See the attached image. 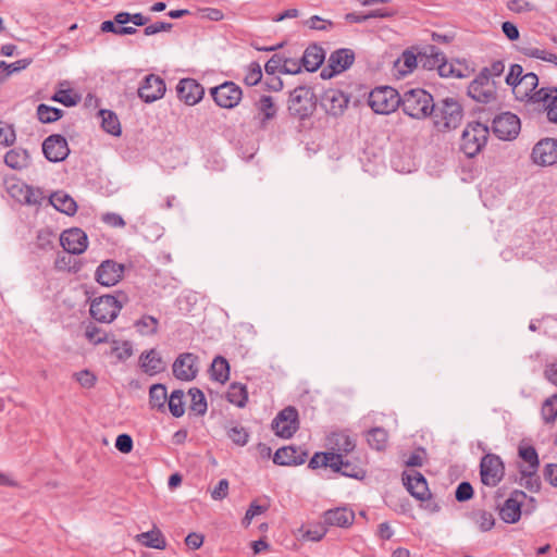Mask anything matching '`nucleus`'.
<instances>
[{"label":"nucleus","mask_w":557,"mask_h":557,"mask_svg":"<svg viewBox=\"0 0 557 557\" xmlns=\"http://www.w3.org/2000/svg\"><path fill=\"white\" fill-rule=\"evenodd\" d=\"M434 126L441 132L457 128L463 119V109L455 98H445L434 102L431 115Z\"/></svg>","instance_id":"nucleus-1"},{"label":"nucleus","mask_w":557,"mask_h":557,"mask_svg":"<svg viewBox=\"0 0 557 557\" xmlns=\"http://www.w3.org/2000/svg\"><path fill=\"white\" fill-rule=\"evenodd\" d=\"M400 99L403 111L412 119H425L434 109L432 95L421 88L406 90Z\"/></svg>","instance_id":"nucleus-2"},{"label":"nucleus","mask_w":557,"mask_h":557,"mask_svg":"<svg viewBox=\"0 0 557 557\" xmlns=\"http://www.w3.org/2000/svg\"><path fill=\"white\" fill-rule=\"evenodd\" d=\"M488 127L480 122L469 123L461 134L460 149L468 157H475L486 145Z\"/></svg>","instance_id":"nucleus-3"},{"label":"nucleus","mask_w":557,"mask_h":557,"mask_svg":"<svg viewBox=\"0 0 557 557\" xmlns=\"http://www.w3.org/2000/svg\"><path fill=\"white\" fill-rule=\"evenodd\" d=\"M398 91L389 86H382L373 89L368 98L370 108L379 114L394 112L400 106Z\"/></svg>","instance_id":"nucleus-4"},{"label":"nucleus","mask_w":557,"mask_h":557,"mask_svg":"<svg viewBox=\"0 0 557 557\" xmlns=\"http://www.w3.org/2000/svg\"><path fill=\"white\" fill-rule=\"evenodd\" d=\"M315 108V96L308 86H298L290 91L288 99V110L292 115L305 119L311 114Z\"/></svg>","instance_id":"nucleus-5"},{"label":"nucleus","mask_w":557,"mask_h":557,"mask_svg":"<svg viewBox=\"0 0 557 557\" xmlns=\"http://www.w3.org/2000/svg\"><path fill=\"white\" fill-rule=\"evenodd\" d=\"M122 309L121 302L111 295L98 297L91 301L90 314L98 322L110 323Z\"/></svg>","instance_id":"nucleus-6"},{"label":"nucleus","mask_w":557,"mask_h":557,"mask_svg":"<svg viewBox=\"0 0 557 557\" xmlns=\"http://www.w3.org/2000/svg\"><path fill=\"white\" fill-rule=\"evenodd\" d=\"M210 95L216 106L223 109H234L243 98L242 88L234 82H224L210 89Z\"/></svg>","instance_id":"nucleus-7"},{"label":"nucleus","mask_w":557,"mask_h":557,"mask_svg":"<svg viewBox=\"0 0 557 557\" xmlns=\"http://www.w3.org/2000/svg\"><path fill=\"white\" fill-rule=\"evenodd\" d=\"M485 74L486 71H481L469 84L468 95L476 102L490 103L496 99V86Z\"/></svg>","instance_id":"nucleus-8"},{"label":"nucleus","mask_w":557,"mask_h":557,"mask_svg":"<svg viewBox=\"0 0 557 557\" xmlns=\"http://www.w3.org/2000/svg\"><path fill=\"white\" fill-rule=\"evenodd\" d=\"M505 474L504 463L497 455H485L480 463L481 481L484 485L496 486Z\"/></svg>","instance_id":"nucleus-9"},{"label":"nucleus","mask_w":557,"mask_h":557,"mask_svg":"<svg viewBox=\"0 0 557 557\" xmlns=\"http://www.w3.org/2000/svg\"><path fill=\"white\" fill-rule=\"evenodd\" d=\"M298 428V411L292 406L280 411L272 421V429L275 434L283 438L292 437L297 432Z\"/></svg>","instance_id":"nucleus-10"},{"label":"nucleus","mask_w":557,"mask_h":557,"mask_svg":"<svg viewBox=\"0 0 557 557\" xmlns=\"http://www.w3.org/2000/svg\"><path fill=\"white\" fill-rule=\"evenodd\" d=\"M521 128L519 117L511 112L496 115L492 122L494 134L503 140H511L517 137Z\"/></svg>","instance_id":"nucleus-11"},{"label":"nucleus","mask_w":557,"mask_h":557,"mask_svg":"<svg viewBox=\"0 0 557 557\" xmlns=\"http://www.w3.org/2000/svg\"><path fill=\"white\" fill-rule=\"evenodd\" d=\"M124 272V264L119 263L115 260L108 259L98 265L95 272V278L100 285L111 287L116 285L123 278Z\"/></svg>","instance_id":"nucleus-12"},{"label":"nucleus","mask_w":557,"mask_h":557,"mask_svg":"<svg viewBox=\"0 0 557 557\" xmlns=\"http://www.w3.org/2000/svg\"><path fill=\"white\" fill-rule=\"evenodd\" d=\"M355 61V53L350 49L342 48L333 51L329 58V66L323 69L321 77L326 79L339 74L351 66Z\"/></svg>","instance_id":"nucleus-13"},{"label":"nucleus","mask_w":557,"mask_h":557,"mask_svg":"<svg viewBox=\"0 0 557 557\" xmlns=\"http://www.w3.org/2000/svg\"><path fill=\"white\" fill-rule=\"evenodd\" d=\"M531 159L541 166L555 164L557 162V139L546 137L537 141L532 149Z\"/></svg>","instance_id":"nucleus-14"},{"label":"nucleus","mask_w":557,"mask_h":557,"mask_svg":"<svg viewBox=\"0 0 557 557\" xmlns=\"http://www.w3.org/2000/svg\"><path fill=\"white\" fill-rule=\"evenodd\" d=\"M321 106L333 116H341L348 107L349 97L337 88H329L321 96Z\"/></svg>","instance_id":"nucleus-15"},{"label":"nucleus","mask_w":557,"mask_h":557,"mask_svg":"<svg viewBox=\"0 0 557 557\" xmlns=\"http://www.w3.org/2000/svg\"><path fill=\"white\" fill-rule=\"evenodd\" d=\"M60 245L69 253L81 255L88 247V237L86 233L78 227L69 228L61 233Z\"/></svg>","instance_id":"nucleus-16"},{"label":"nucleus","mask_w":557,"mask_h":557,"mask_svg":"<svg viewBox=\"0 0 557 557\" xmlns=\"http://www.w3.org/2000/svg\"><path fill=\"white\" fill-rule=\"evenodd\" d=\"M198 357L191 352L181 354L173 362V374L181 381H193L198 373Z\"/></svg>","instance_id":"nucleus-17"},{"label":"nucleus","mask_w":557,"mask_h":557,"mask_svg":"<svg viewBox=\"0 0 557 557\" xmlns=\"http://www.w3.org/2000/svg\"><path fill=\"white\" fill-rule=\"evenodd\" d=\"M42 152L50 162H61L69 156L70 149L62 135L53 134L44 140Z\"/></svg>","instance_id":"nucleus-18"},{"label":"nucleus","mask_w":557,"mask_h":557,"mask_svg":"<svg viewBox=\"0 0 557 557\" xmlns=\"http://www.w3.org/2000/svg\"><path fill=\"white\" fill-rule=\"evenodd\" d=\"M165 90L164 81L158 75L149 74L138 88V96L145 102L151 103L161 99Z\"/></svg>","instance_id":"nucleus-19"},{"label":"nucleus","mask_w":557,"mask_h":557,"mask_svg":"<svg viewBox=\"0 0 557 557\" xmlns=\"http://www.w3.org/2000/svg\"><path fill=\"white\" fill-rule=\"evenodd\" d=\"M180 100L187 106L197 104L205 95V88L194 78H183L176 86Z\"/></svg>","instance_id":"nucleus-20"},{"label":"nucleus","mask_w":557,"mask_h":557,"mask_svg":"<svg viewBox=\"0 0 557 557\" xmlns=\"http://www.w3.org/2000/svg\"><path fill=\"white\" fill-rule=\"evenodd\" d=\"M527 494L522 491H515L499 508V517L505 523H516L521 517L522 500Z\"/></svg>","instance_id":"nucleus-21"},{"label":"nucleus","mask_w":557,"mask_h":557,"mask_svg":"<svg viewBox=\"0 0 557 557\" xmlns=\"http://www.w3.org/2000/svg\"><path fill=\"white\" fill-rule=\"evenodd\" d=\"M403 480L408 492L417 499L425 500L430 497L426 480L420 472L404 473Z\"/></svg>","instance_id":"nucleus-22"},{"label":"nucleus","mask_w":557,"mask_h":557,"mask_svg":"<svg viewBox=\"0 0 557 557\" xmlns=\"http://www.w3.org/2000/svg\"><path fill=\"white\" fill-rule=\"evenodd\" d=\"M306 458V451L293 446H287L278 448L275 451L273 462L280 466H298L302 465Z\"/></svg>","instance_id":"nucleus-23"},{"label":"nucleus","mask_w":557,"mask_h":557,"mask_svg":"<svg viewBox=\"0 0 557 557\" xmlns=\"http://www.w3.org/2000/svg\"><path fill=\"white\" fill-rule=\"evenodd\" d=\"M539 85V77L536 74L530 72L520 77L515 84L512 92L517 100L530 101Z\"/></svg>","instance_id":"nucleus-24"},{"label":"nucleus","mask_w":557,"mask_h":557,"mask_svg":"<svg viewBox=\"0 0 557 557\" xmlns=\"http://www.w3.org/2000/svg\"><path fill=\"white\" fill-rule=\"evenodd\" d=\"M355 520L352 510L346 507L330 509L324 512V524L339 528H348Z\"/></svg>","instance_id":"nucleus-25"},{"label":"nucleus","mask_w":557,"mask_h":557,"mask_svg":"<svg viewBox=\"0 0 557 557\" xmlns=\"http://www.w3.org/2000/svg\"><path fill=\"white\" fill-rule=\"evenodd\" d=\"M325 52L322 47L318 45L309 46L301 58L302 66L308 72H315L324 62Z\"/></svg>","instance_id":"nucleus-26"},{"label":"nucleus","mask_w":557,"mask_h":557,"mask_svg":"<svg viewBox=\"0 0 557 557\" xmlns=\"http://www.w3.org/2000/svg\"><path fill=\"white\" fill-rule=\"evenodd\" d=\"M444 53L435 46L428 45L419 51V66L424 70H437Z\"/></svg>","instance_id":"nucleus-27"},{"label":"nucleus","mask_w":557,"mask_h":557,"mask_svg":"<svg viewBox=\"0 0 557 557\" xmlns=\"http://www.w3.org/2000/svg\"><path fill=\"white\" fill-rule=\"evenodd\" d=\"M140 366L144 372L149 375H154L165 370V363L156 349L141 354Z\"/></svg>","instance_id":"nucleus-28"},{"label":"nucleus","mask_w":557,"mask_h":557,"mask_svg":"<svg viewBox=\"0 0 557 557\" xmlns=\"http://www.w3.org/2000/svg\"><path fill=\"white\" fill-rule=\"evenodd\" d=\"M136 542L140 543L145 547L164 549L166 547V541L161 530L156 525L152 530L139 533L135 536Z\"/></svg>","instance_id":"nucleus-29"},{"label":"nucleus","mask_w":557,"mask_h":557,"mask_svg":"<svg viewBox=\"0 0 557 557\" xmlns=\"http://www.w3.org/2000/svg\"><path fill=\"white\" fill-rule=\"evenodd\" d=\"M49 202L60 212L73 215L77 211L75 200L66 193L59 190L50 195Z\"/></svg>","instance_id":"nucleus-30"},{"label":"nucleus","mask_w":557,"mask_h":557,"mask_svg":"<svg viewBox=\"0 0 557 557\" xmlns=\"http://www.w3.org/2000/svg\"><path fill=\"white\" fill-rule=\"evenodd\" d=\"M258 112L261 117V124L265 125V123L270 120H273L276 116L277 108L274 103V100L271 96L262 95L255 103Z\"/></svg>","instance_id":"nucleus-31"},{"label":"nucleus","mask_w":557,"mask_h":557,"mask_svg":"<svg viewBox=\"0 0 557 557\" xmlns=\"http://www.w3.org/2000/svg\"><path fill=\"white\" fill-rule=\"evenodd\" d=\"M29 154L24 149H11L4 156V163L14 170L27 166Z\"/></svg>","instance_id":"nucleus-32"},{"label":"nucleus","mask_w":557,"mask_h":557,"mask_svg":"<svg viewBox=\"0 0 557 557\" xmlns=\"http://www.w3.org/2000/svg\"><path fill=\"white\" fill-rule=\"evenodd\" d=\"M211 377L220 383H225L230 377V364L222 356H216L211 363Z\"/></svg>","instance_id":"nucleus-33"},{"label":"nucleus","mask_w":557,"mask_h":557,"mask_svg":"<svg viewBox=\"0 0 557 557\" xmlns=\"http://www.w3.org/2000/svg\"><path fill=\"white\" fill-rule=\"evenodd\" d=\"M367 442L369 446L375 450H384L387 446L388 434L383 428H373L367 433Z\"/></svg>","instance_id":"nucleus-34"},{"label":"nucleus","mask_w":557,"mask_h":557,"mask_svg":"<svg viewBox=\"0 0 557 557\" xmlns=\"http://www.w3.org/2000/svg\"><path fill=\"white\" fill-rule=\"evenodd\" d=\"M557 100V88L556 87H549V88H541L539 90L535 89L533 92L532 98L530 99V102L533 103H543L546 111L556 103Z\"/></svg>","instance_id":"nucleus-35"},{"label":"nucleus","mask_w":557,"mask_h":557,"mask_svg":"<svg viewBox=\"0 0 557 557\" xmlns=\"http://www.w3.org/2000/svg\"><path fill=\"white\" fill-rule=\"evenodd\" d=\"M330 442L333 445V449H336L341 454H348L356 447L355 441L345 432L333 433L330 437Z\"/></svg>","instance_id":"nucleus-36"},{"label":"nucleus","mask_w":557,"mask_h":557,"mask_svg":"<svg viewBox=\"0 0 557 557\" xmlns=\"http://www.w3.org/2000/svg\"><path fill=\"white\" fill-rule=\"evenodd\" d=\"M99 115L101 116V126L103 131L113 136L121 135V124L114 112L110 110H100Z\"/></svg>","instance_id":"nucleus-37"},{"label":"nucleus","mask_w":557,"mask_h":557,"mask_svg":"<svg viewBox=\"0 0 557 557\" xmlns=\"http://www.w3.org/2000/svg\"><path fill=\"white\" fill-rule=\"evenodd\" d=\"M226 399L237 407H245L248 400L246 386L240 383H232L226 393Z\"/></svg>","instance_id":"nucleus-38"},{"label":"nucleus","mask_w":557,"mask_h":557,"mask_svg":"<svg viewBox=\"0 0 557 557\" xmlns=\"http://www.w3.org/2000/svg\"><path fill=\"white\" fill-rule=\"evenodd\" d=\"M168 400L166 388L163 384H153L149 391V403L151 408L164 411Z\"/></svg>","instance_id":"nucleus-39"},{"label":"nucleus","mask_w":557,"mask_h":557,"mask_svg":"<svg viewBox=\"0 0 557 557\" xmlns=\"http://www.w3.org/2000/svg\"><path fill=\"white\" fill-rule=\"evenodd\" d=\"M4 185L8 194L20 203H23L27 184L18 178L10 177L4 181Z\"/></svg>","instance_id":"nucleus-40"},{"label":"nucleus","mask_w":557,"mask_h":557,"mask_svg":"<svg viewBox=\"0 0 557 557\" xmlns=\"http://www.w3.org/2000/svg\"><path fill=\"white\" fill-rule=\"evenodd\" d=\"M519 456L522 460H524L528 463L527 467H520V469L531 470V473L537 472L540 461H539V455L534 447H532V446L520 447Z\"/></svg>","instance_id":"nucleus-41"},{"label":"nucleus","mask_w":557,"mask_h":557,"mask_svg":"<svg viewBox=\"0 0 557 557\" xmlns=\"http://www.w3.org/2000/svg\"><path fill=\"white\" fill-rule=\"evenodd\" d=\"M188 394L190 396L189 409L198 416L205 414L208 406L203 393L199 388L193 387Z\"/></svg>","instance_id":"nucleus-42"},{"label":"nucleus","mask_w":557,"mask_h":557,"mask_svg":"<svg viewBox=\"0 0 557 557\" xmlns=\"http://www.w3.org/2000/svg\"><path fill=\"white\" fill-rule=\"evenodd\" d=\"M61 109L41 103L37 107V117L41 123H52L62 117Z\"/></svg>","instance_id":"nucleus-43"},{"label":"nucleus","mask_w":557,"mask_h":557,"mask_svg":"<svg viewBox=\"0 0 557 557\" xmlns=\"http://www.w3.org/2000/svg\"><path fill=\"white\" fill-rule=\"evenodd\" d=\"M472 519L482 532H487L495 525V518L492 512L478 510L472 513Z\"/></svg>","instance_id":"nucleus-44"},{"label":"nucleus","mask_w":557,"mask_h":557,"mask_svg":"<svg viewBox=\"0 0 557 557\" xmlns=\"http://www.w3.org/2000/svg\"><path fill=\"white\" fill-rule=\"evenodd\" d=\"M183 398H184L183 391L176 389V391L172 392V394L170 395V397L168 399L169 400L168 401L169 410L172 413V416H174L175 418L182 417L185 412Z\"/></svg>","instance_id":"nucleus-45"},{"label":"nucleus","mask_w":557,"mask_h":557,"mask_svg":"<svg viewBox=\"0 0 557 557\" xmlns=\"http://www.w3.org/2000/svg\"><path fill=\"white\" fill-rule=\"evenodd\" d=\"M158 320L152 315H144L135 322V327L141 335H154L158 332Z\"/></svg>","instance_id":"nucleus-46"},{"label":"nucleus","mask_w":557,"mask_h":557,"mask_svg":"<svg viewBox=\"0 0 557 557\" xmlns=\"http://www.w3.org/2000/svg\"><path fill=\"white\" fill-rule=\"evenodd\" d=\"M542 418L546 423H552L557 418V393L548 397L542 406Z\"/></svg>","instance_id":"nucleus-47"},{"label":"nucleus","mask_w":557,"mask_h":557,"mask_svg":"<svg viewBox=\"0 0 557 557\" xmlns=\"http://www.w3.org/2000/svg\"><path fill=\"white\" fill-rule=\"evenodd\" d=\"M400 63L404 66V69H400L401 74L411 73L417 66H419V52L416 54L409 50L404 51L397 64Z\"/></svg>","instance_id":"nucleus-48"},{"label":"nucleus","mask_w":557,"mask_h":557,"mask_svg":"<svg viewBox=\"0 0 557 557\" xmlns=\"http://www.w3.org/2000/svg\"><path fill=\"white\" fill-rule=\"evenodd\" d=\"M52 100L58 101L65 107H73L81 101V96L74 94L71 89H61L52 96Z\"/></svg>","instance_id":"nucleus-49"},{"label":"nucleus","mask_w":557,"mask_h":557,"mask_svg":"<svg viewBox=\"0 0 557 557\" xmlns=\"http://www.w3.org/2000/svg\"><path fill=\"white\" fill-rule=\"evenodd\" d=\"M85 336L94 345L108 342V333L92 323L86 326Z\"/></svg>","instance_id":"nucleus-50"},{"label":"nucleus","mask_w":557,"mask_h":557,"mask_svg":"<svg viewBox=\"0 0 557 557\" xmlns=\"http://www.w3.org/2000/svg\"><path fill=\"white\" fill-rule=\"evenodd\" d=\"M262 78V70L259 63L252 62L248 65L244 82L248 86L257 85Z\"/></svg>","instance_id":"nucleus-51"},{"label":"nucleus","mask_w":557,"mask_h":557,"mask_svg":"<svg viewBox=\"0 0 557 557\" xmlns=\"http://www.w3.org/2000/svg\"><path fill=\"white\" fill-rule=\"evenodd\" d=\"M15 140L16 134L13 125L0 121V145L12 146Z\"/></svg>","instance_id":"nucleus-52"},{"label":"nucleus","mask_w":557,"mask_h":557,"mask_svg":"<svg viewBox=\"0 0 557 557\" xmlns=\"http://www.w3.org/2000/svg\"><path fill=\"white\" fill-rule=\"evenodd\" d=\"M227 435L230 440L239 446H244L247 444L249 434L243 426H233L228 430Z\"/></svg>","instance_id":"nucleus-53"},{"label":"nucleus","mask_w":557,"mask_h":557,"mask_svg":"<svg viewBox=\"0 0 557 557\" xmlns=\"http://www.w3.org/2000/svg\"><path fill=\"white\" fill-rule=\"evenodd\" d=\"M267 510H268V506H262V505H259L257 502H252L250 504L249 508L247 509L245 517L242 520V524L245 528H248L249 524L251 523L252 519L256 516H259V515L265 512Z\"/></svg>","instance_id":"nucleus-54"},{"label":"nucleus","mask_w":557,"mask_h":557,"mask_svg":"<svg viewBox=\"0 0 557 557\" xmlns=\"http://www.w3.org/2000/svg\"><path fill=\"white\" fill-rule=\"evenodd\" d=\"M437 73L442 77H458V78L463 77V75L460 73V71L455 69L453 63H449L446 60L445 55H444V60L440 61V64L437 66Z\"/></svg>","instance_id":"nucleus-55"},{"label":"nucleus","mask_w":557,"mask_h":557,"mask_svg":"<svg viewBox=\"0 0 557 557\" xmlns=\"http://www.w3.org/2000/svg\"><path fill=\"white\" fill-rule=\"evenodd\" d=\"M522 485H524L530 491H539L540 490V478L536 473H531V470L520 469Z\"/></svg>","instance_id":"nucleus-56"},{"label":"nucleus","mask_w":557,"mask_h":557,"mask_svg":"<svg viewBox=\"0 0 557 557\" xmlns=\"http://www.w3.org/2000/svg\"><path fill=\"white\" fill-rule=\"evenodd\" d=\"M343 475L352 478V479H362L366 474L364 470L357 465H354L347 460L343 462V469L339 470Z\"/></svg>","instance_id":"nucleus-57"},{"label":"nucleus","mask_w":557,"mask_h":557,"mask_svg":"<svg viewBox=\"0 0 557 557\" xmlns=\"http://www.w3.org/2000/svg\"><path fill=\"white\" fill-rule=\"evenodd\" d=\"M324 467H330L333 471L338 472L343 469L344 458L341 453H324Z\"/></svg>","instance_id":"nucleus-58"},{"label":"nucleus","mask_w":557,"mask_h":557,"mask_svg":"<svg viewBox=\"0 0 557 557\" xmlns=\"http://www.w3.org/2000/svg\"><path fill=\"white\" fill-rule=\"evenodd\" d=\"M305 24L315 30H329L333 27V22L329 20H324L320 17L319 15H313L310 18H308Z\"/></svg>","instance_id":"nucleus-59"},{"label":"nucleus","mask_w":557,"mask_h":557,"mask_svg":"<svg viewBox=\"0 0 557 557\" xmlns=\"http://www.w3.org/2000/svg\"><path fill=\"white\" fill-rule=\"evenodd\" d=\"M30 59H21L13 63H7L4 61H0V69H3L8 75L25 70L29 64Z\"/></svg>","instance_id":"nucleus-60"},{"label":"nucleus","mask_w":557,"mask_h":557,"mask_svg":"<svg viewBox=\"0 0 557 557\" xmlns=\"http://www.w3.org/2000/svg\"><path fill=\"white\" fill-rule=\"evenodd\" d=\"M302 63L301 59H293L283 57L282 73L283 74H298L301 72Z\"/></svg>","instance_id":"nucleus-61"},{"label":"nucleus","mask_w":557,"mask_h":557,"mask_svg":"<svg viewBox=\"0 0 557 557\" xmlns=\"http://www.w3.org/2000/svg\"><path fill=\"white\" fill-rule=\"evenodd\" d=\"M44 198V194L39 188H34L27 185L23 203L40 205Z\"/></svg>","instance_id":"nucleus-62"},{"label":"nucleus","mask_w":557,"mask_h":557,"mask_svg":"<svg viewBox=\"0 0 557 557\" xmlns=\"http://www.w3.org/2000/svg\"><path fill=\"white\" fill-rule=\"evenodd\" d=\"M473 496V487L469 482H461L455 492V497L458 502H467Z\"/></svg>","instance_id":"nucleus-63"},{"label":"nucleus","mask_w":557,"mask_h":557,"mask_svg":"<svg viewBox=\"0 0 557 557\" xmlns=\"http://www.w3.org/2000/svg\"><path fill=\"white\" fill-rule=\"evenodd\" d=\"M283 55H272L264 65L265 73L268 75H274L276 72L282 73Z\"/></svg>","instance_id":"nucleus-64"}]
</instances>
